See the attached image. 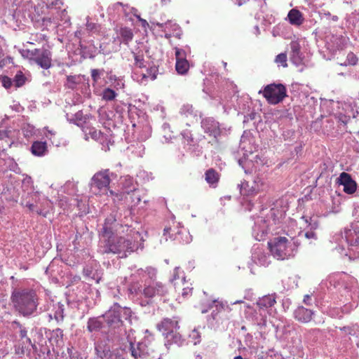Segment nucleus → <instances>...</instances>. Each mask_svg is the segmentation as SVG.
I'll use <instances>...</instances> for the list:
<instances>
[{
	"label": "nucleus",
	"instance_id": "obj_1",
	"mask_svg": "<svg viewBox=\"0 0 359 359\" xmlns=\"http://www.w3.org/2000/svg\"><path fill=\"white\" fill-rule=\"evenodd\" d=\"M156 269L148 266L145 269H139L132 275L133 282L128 287L129 297L144 296L150 299L156 296H163L167 293V289L161 282L154 281Z\"/></svg>",
	"mask_w": 359,
	"mask_h": 359
},
{
	"label": "nucleus",
	"instance_id": "obj_2",
	"mask_svg": "<svg viewBox=\"0 0 359 359\" xmlns=\"http://www.w3.org/2000/svg\"><path fill=\"white\" fill-rule=\"evenodd\" d=\"M140 237V233L134 231L127 237H116L113 234L110 237L102 238L104 244L100 245V252L102 254H123L121 257H126L128 252L131 253L138 248L137 240Z\"/></svg>",
	"mask_w": 359,
	"mask_h": 359
},
{
	"label": "nucleus",
	"instance_id": "obj_3",
	"mask_svg": "<svg viewBox=\"0 0 359 359\" xmlns=\"http://www.w3.org/2000/svg\"><path fill=\"white\" fill-rule=\"evenodd\" d=\"M11 300L13 307L20 314H32L39 304L36 291L29 288L13 290Z\"/></svg>",
	"mask_w": 359,
	"mask_h": 359
},
{
	"label": "nucleus",
	"instance_id": "obj_4",
	"mask_svg": "<svg viewBox=\"0 0 359 359\" xmlns=\"http://www.w3.org/2000/svg\"><path fill=\"white\" fill-rule=\"evenodd\" d=\"M335 242L342 250L347 248L350 258L359 256V224H351L350 227L344 229L343 233L335 236Z\"/></svg>",
	"mask_w": 359,
	"mask_h": 359
},
{
	"label": "nucleus",
	"instance_id": "obj_5",
	"mask_svg": "<svg viewBox=\"0 0 359 359\" xmlns=\"http://www.w3.org/2000/svg\"><path fill=\"white\" fill-rule=\"evenodd\" d=\"M178 327L177 320L168 318L163 319L161 323L157 325L158 330L165 337L166 346L172 344H181V335L177 332Z\"/></svg>",
	"mask_w": 359,
	"mask_h": 359
},
{
	"label": "nucleus",
	"instance_id": "obj_6",
	"mask_svg": "<svg viewBox=\"0 0 359 359\" xmlns=\"http://www.w3.org/2000/svg\"><path fill=\"white\" fill-rule=\"evenodd\" d=\"M262 94L268 103L277 104L287 96L286 87L282 83H271L264 87L259 91Z\"/></svg>",
	"mask_w": 359,
	"mask_h": 359
},
{
	"label": "nucleus",
	"instance_id": "obj_7",
	"mask_svg": "<svg viewBox=\"0 0 359 359\" xmlns=\"http://www.w3.org/2000/svg\"><path fill=\"white\" fill-rule=\"evenodd\" d=\"M270 252L277 259L283 260L292 256V245L285 237H276L268 243Z\"/></svg>",
	"mask_w": 359,
	"mask_h": 359
},
{
	"label": "nucleus",
	"instance_id": "obj_8",
	"mask_svg": "<svg viewBox=\"0 0 359 359\" xmlns=\"http://www.w3.org/2000/svg\"><path fill=\"white\" fill-rule=\"evenodd\" d=\"M95 351L100 359H126L127 357L125 350L111 347L108 339L97 341L95 344Z\"/></svg>",
	"mask_w": 359,
	"mask_h": 359
},
{
	"label": "nucleus",
	"instance_id": "obj_9",
	"mask_svg": "<svg viewBox=\"0 0 359 359\" xmlns=\"http://www.w3.org/2000/svg\"><path fill=\"white\" fill-rule=\"evenodd\" d=\"M50 201L39 192L32 194L30 198L25 202V207L31 212H35L39 215L46 217L50 208Z\"/></svg>",
	"mask_w": 359,
	"mask_h": 359
},
{
	"label": "nucleus",
	"instance_id": "obj_10",
	"mask_svg": "<svg viewBox=\"0 0 359 359\" xmlns=\"http://www.w3.org/2000/svg\"><path fill=\"white\" fill-rule=\"evenodd\" d=\"M115 176L109 169L96 172L90 183V189L95 194L102 191H107L111 182V177Z\"/></svg>",
	"mask_w": 359,
	"mask_h": 359
},
{
	"label": "nucleus",
	"instance_id": "obj_11",
	"mask_svg": "<svg viewBox=\"0 0 359 359\" xmlns=\"http://www.w3.org/2000/svg\"><path fill=\"white\" fill-rule=\"evenodd\" d=\"M39 345L40 346L39 350L38 349L37 345L32 343L30 339L20 340L18 343L15 345V353L19 358H22L25 354L27 355H30L32 348L36 353L38 351L43 354L46 352H47V353H49V349L46 347L42 342H39Z\"/></svg>",
	"mask_w": 359,
	"mask_h": 359
},
{
	"label": "nucleus",
	"instance_id": "obj_12",
	"mask_svg": "<svg viewBox=\"0 0 359 359\" xmlns=\"http://www.w3.org/2000/svg\"><path fill=\"white\" fill-rule=\"evenodd\" d=\"M32 62L36 63L41 68L48 69L52 66L51 52L46 48H35Z\"/></svg>",
	"mask_w": 359,
	"mask_h": 359
},
{
	"label": "nucleus",
	"instance_id": "obj_13",
	"mask_svg": "<svg viewBox=\"0 0 359 359\" xmlns=\"http://www.w3.org/2000/svg\"><path fill=\"white\" fill-rule=\"evenodd\" d=\"M201 127L205 133L217 138L220 135L219 124L212 118H205L201 121Z\"/></svg>",
	"mask_w": 359,
	"mask_h": 359
},
{
	"label": "nucleus",
	"instance_id": "obj_14",
	"mask_svg": "<svg viewBox=\"0 0 359 359\" xmlns=\"http://www.w3.org/2000/svg\"><path fill=\"white\" fill-rule=\"evenodd\" d=\"M337 180L340 185L344 187L343 190L345 193L352 194L355 191L357 184L348 173L341 172Z\"/></svg>",
	"mask_w": 359,
	"mask_h": 359
},
{
	"label": "nucleus",
	"instance_id": "obj_15",
	"mask_svg": "<svg viewBox=\"0 0 359 359\" xmlns=\"http://www.w3.org/2000/svg\"><path fill=\"white\" fill-rule=\"evenodd\" d=\"M290 59L296 66H299L303 63L304 55L301 52V46L298 41H292L290 43Z\"/></svg>",
	"mask_w": 359,
	"mask_h": 359
},
{
	"label": "nucleus",
	"instance_id": "obj_16",
	"mask_svg": "<svg viewBox=\"0 0 359 359\" xmlns=\"http://www.w3.org/2000/svg\"><path fill=\"white\" fill-rule=\"evenodd\" d=\"M230 309L229 308V306L223 302L218 300H212L210 304H208V306L207 309H203L201 310V312L203 313L210 312L211 314H215L218 313H225V312H229Z\"/></svg>",
	"mask_w": 359,
	"mask_h": 359
},
{
	"label": "nucleus",
	"instance_id": "obj_17",
	"mask_svg": "<svg viewBox=\"0 0 359 359\" xmlns=\"http://www.w3.org/2000/svg\"><path fill=\"white\" fill-rule=\"evenodd\" d=\"M252 259L255 264L264 266H268L270 263L269 255L258 247L254 248Z\"/></svg>",
	"mask_w": 359,
	"mask_h": 359
},
{
	"label": "nucleus",
	"instance_id": "obj_18",
	"mask_svg": "<svg viewBox=\"0 0 359 359\" xmlns=\"http://www.w3.org/2000/svg\"><path fill=\"white\" fill-rule=\"evenodd\" d=\"M274 304H276V300L271 295L264 296L257 302V305L260 309L259 311H267L269 314H271L273 312L271 308Z\"/></svg>",
	"mask_w": 359,
	"mask_h": 359
},
{
	"label": "nucleus",
	"instance_id": "obj_19",
	"mask_svg": "<svg viewBox=\"0 0 359 359\" xmlns=\"http://www.w3.org/2000/svg\"><path fill=\"white\" fill-rule=\"evenodd\" d=\"M180 114L186 118H189L190 122L193 123L194 121H198V116L201 117V114L197 110H195L192 105L184 104L180 109Z\"/></svg>",
	"mask_w": 359,
	"mask_h": 359
},
{
	"label": "nucleus",
	"instance_id": "obj_20",
	"mask_svg": "<svg viewBox=\"0 0 359 359\" xmlns=\"http://www.w3.org/2000/svg\"><path fill=\"white\" fill-rule=\"evenodd\" d=\"M287 19L294 26H300L304 21L303 14L296 8H292L289 11Z\"/></svg>",
	"mask_w": 359,
	"mask_h": 359
},
{
	"label": "nucleus",
	"instance_id": "obj_21",
	"mask_svg": "<svg viewBox=\"0 0 359 359\" xmlns=\"http://www.w3.org/2000/svg\"><path fill=\"white\" fill-rule=\"evenodd\" d=\"M116 222L115 218L111 215L105 219V222L101 231V237H110L114 234L112 224Z\"/></svg>",
	"mask_w": 359,
	"mask_h": 359
},
{
	"label": "nucleus",
	"instance_id": "obj_22",
	"mask_svg": "<svg viewBox=\"0 0 359 359\" xmlns=\"http://www.w3.org/2000/svg\"><path fill=\"white\" fill-rule=\"evenodd\" d=\"M31 151L34 156H42L47 152V145L45 142H34L31 147Z\"/></svg>",
	"mask_w": 359,
	"mask_h": 359
},
{
	"label": "nucleus",
	"instance_id": "obj_23",
	"mask_svg": "<svg viewBox=\"0 0 359 359\" xmlns=\"http://www.w3.org/2000/svg\"><path fill=\"white\" fill-rule=\"evenodd\" d=\"M219 175L214 169L210 168L205 173V180L212 187H216L219 182Z\"/></svg>",
	"mask_w": 359,
	"mask_h": 359
},
{
	"label": "nucleus",
	"instance_id": "obj_24",
	"mask_svg": "<svg viewBox=\"0 0 359 359\" xmlns=\"http://www.w3.org/2000/svg\"><path fill=\"white\" fill-rule=\"evenodd\" d=\"M66 116L69 122L74 123L79 127H82L83 124L86 121V117L83 116L81 111H79L76 114H72L71 116L67 114Z\"/></svg>",
	"mask_w": 359,
	"mask_h": 359
},
{
	"label": "nucleus",
	"instance_id": "obj_25",
	"mask_svg": "<svg viewBox=\"0 0 359 359\" xmlns=\"http://www.w3.org/2000/svg\"><path fill=\"white\" fill-rule=\"evenodd\" d=\"M158 67L155 65L149 67L147 69V74H142L140 75L141 79L139 80L140 83H143L144 80L147 78H150L151 80H155L156 79L157 73H158Z\"/></svg>",
	"mask_w": 359,
	"mask_h": 359
},
{
	"label": "nucleus",
	"instance_id": "obj_26",
	"mask_svg": "<svg viewBox=\"0 0 359 359\" xmlns=\"http://www.w3.org/2000/svg\"><path fill=\"white\" fill-rule=\"evenodd\" d=\"M121 38V42L125 44H128L130 41H131L133 39V31L128 27H123L120 29L119 33Z\"/></svg>",
	"mask_w": 359,
	"mask_h": 359
},
{
	"label": "nucleus",
	"instance_id": "obj_27",
	"mask_svg": "<svg viewBox=\"0 0 359 359\" xmlns=\"http://www.w3.org/2000/svg\"><path fill=\"white\" fill-rule=\"evenodd\" d=\"M251 140L252 137L250 135L245 132L244 134L241 136L240 142V147L245 152H248L250 154H252L253 151L251 147H248L247 143L249 142V144H250Z\"/></svg>",
	"mask_w": 359,
	"mask_h": 359
},
{
	"label": "nucleus",
	"instance_id": "obj_28",
	"mask_svg": "<svg viewBox=\"0 0 359 359\" xmlns=\"http://www.w3.org/2000/svg\"><path fill=\"white\" fill-rule=\"evenodd\" d=\"M109 314H130V309L121 307L118 304H114L109 310Z\"/></svg>",
	"mask_w": 359,
	"mask_h": 359
},
{
	"label": "nucleus",
	"instance_id": "obj_29",
	"mask_svg": "<svg viewBox=\"0 0 359 359\" xmlns=\"http://www.w3.org/2000/svg\"><path fill=\"white\" fill-rule=\"evenodd\" d=\"M189 67L187 60L176 61L175 69L178 74H184Z\"/></svg>",
	"mask_w": 359,
	"mask_h": 359
},
{
	"label": "nucleus",
	"instance_id": "obj_30",
	"mask_svg": "<svg viewBox=\"0 0 359 359\" xmlns=\"http://www.w3.org/2000/svg\"><path fill=\"white\" fill-rule=\"evenodd\" d=\"M123 186L125 189V191L128 194L136 189V185L135 184H134L133 178H131L129 176L125 177L124 182H123Z\"/></svg>",
	"mask_w": 359,
	"mask_h": 359
},
{
	"label": "nucleus",
	"instance_id": "obj_31",
	"mask_svg": "<svg viewBox=\"0 0 359 359\" xmlns=\"http://www.w3.org/2000/svg\"><path fill=\"white\" fill-rule=\"evenodd\" d=\"M81 83V78L79 76H68L67 77L66 86L68 88L74 89L76 86Z\"/></svg>",
	"mask_w": 359,
	"mask_h": 359
},
{
	"label": "nucleus",
	"instance_id": "obj_32",
	"mask_svg": "<svg viewBox=\"0 0 359 359\" xmlns=\"http://www.w3.org/2000/svg\"><path fill=\"white\" fill-rule=\"evenodd\" d=\"M133 54L134 60H135L134 66L135 67H138V68H141V69L146 67V65L144 64L145 61H144V55L142 54L135 53L134 52H133Z\"/></svg>",
	"mask_w": 359,
	"mask_h": 359
},
{
	"label": "nucleus",
	"instance_id": "obj_33",
	"mask_svg": "<svg viewBox=\"0 0 359 359\" xmlns=\"http://www.w3.org/2000/svg\"><path fill=\"white\" fill-rule=\"evenodd\" d=\"M99 318L100 317L91 318L89 319L88 323V329L89 331L93 332L101 327L102 323Z\"/></svg>",
	"mask_w": 359,
	"mask_h": 359
},
{
	"label": "nucleus",
	"instance_id": "obj_34",
	"mask_svg": "<svg viewBox=\"0 0 359 359\" xmlns=\"http://www.w3.org/2000/svg\"><path fill=\"white\" fill-rule=\"evenodd\" d=\"M117 93L112 89L107 88L102 92V99L106 101H111L116 98Z\"/></svg>",
	"mask_w": 359,
	"mask_h": 359
},
{
	"label": "nucleus",
	"instance_id": "obj_35",
	"mask_svg": "<svg viewBox=\"0 0 359 359\" xmlns=\"http://www.w3.org/2000/svg\"><path fill=\"white\" fill-rule=\"evenodd\" d=\"M88 132L86 130L85 131L86 135H89L92 139L95 140H101L103 134L101 133L100 130H98L94 128H88Z\"/></svg>",
	"mask_w": 359,
	"mask_h": 359
},
{
	"label": "nucleus",
	"instance_id": "obj_36",
	"mask_svg": "<svg viewBox=\"0 0 359 359\" xmlns=\"http://www.w3.org/2000/svg\"><path fill=\"white\" fill-rule=\"evenodd\" d=\"M253 232L255 233L257 232V235L255 236V238L257 240H262L263 238V236L267 233V229L265 225L262 226L261 228L257 227V223H255V226L253 228Z\"/></svg>",
	"mask_w": 359,
	"mask_h": 359
},
{
	"label": "nucleus",
	"instance_id": "obj_37",
	"mask_svg": "<svg viewBox=\"0 0 359 359\" xmlns=\"http://www.w3.org/2000/svg\"><path fill=\"white\" fill-rule=\"evenodd\" d=\"M189 339L191 343H193L194 345H196L200 343L201 341V334L199 332L194 329L191 331V332L189 334Z\"/></svg>",
	"mask_w": 359,
	"mask_h": 359
},
{
	"label": "nucleus",
	"instance_id": "obj_38",
	"mask_svg": "<svg viewBox=\"0 0 359 359\" xmlns=\"http://www.w3.org/2000/svg\"><path fill=\"white\" fill-rule=\"evenodd\" d=\"M302 219L305 222L306 224H308L306 229L314 231V230L318 228V224L316 219L310 218L309 221V219L305 217H302Z\"/></svg>",
	"mask_w": 359,
	"mask_h": 359
},
{
	"label": "nucleus",
	"instance_id": "obj_39",
	"mask_svg": "<svg viewBox=\"0 0 359 359\" xmlns=\"http://www.w3.org/2000/svg\"><path fill=\"white\" fill-rule=\"evenodd\" d=\"M275 62L277 64L280 65L283 67H287L286 53H282L278 54L276 57Z\"/></svg>",
	"mask_w": 359,
	"mask_h": 359
},
{
	"label": "nucleus",
	"instance_id": "obj_40",
	"mask_svg": "<svg viewBox=\"0 0 359 359\" xmlns=\"http://www.w3.org/2000/svg\"><path fill=\"white\" fill-rule=\"evenodd\" d=\"M89 50L87 51V47L81 46V49L84 54H86L89 57H94L97 53V48L94 46H89Z\"/></svg>",
	"mask_w": 359,
	"mask_h": 359
},
{
	"label": "nucleus",
	"instance_id": "obj_41",
	"mask_svg": "<svg viewBox=\"0 0 359 359\" xmlns=\"http://www.w3.org/2000/svg\"><path fill=\"white\" fill-rule=\"evenodd\" d=\"M103 69H93L91 70V77L95 83H97L100 79L101 75L103 74Z\"/></svg>",
	"mask_w": 359,
	"mask_h": 359
},
{
	"label": "nucleus",
	"instance_id": "obj_42",
	"mask_svg": "<svg viewBox=\"0 0 359 359\" xmlns=\"http://www.w3.org/2000/svg\"><path fill=\"white\" fill-rule=\"evenodd\" d=\"M358 57L353 53H349L346 57V65H355L358 62Z\"/></svg>",
	"mask_w": 359,
	"mask_h": 359
},
{
	"label": "nucleus",
	"instance_id": "obj_43",
	"mask_svg": "<svg viewBox=\"0 0 359 359\" xmlns=\"http://www.w3.org/2000/svg\"><path fill=\"white\" fill-rule=\"evenodd\" d=\"M21 55L23 57L29 60L31 62L33 61V58L34 56V50H22L21 51Z\"/></svg>",
	"mask_w": 359,
	"mask_h": 359
},
{
	"label": "nucleus",
	"instance_id": "obj_44",
	"mask_svg": "<svg viewBox=\"0 0 359 359\" xmlns=\"http://www.w3.org/2000/svg\"><path fill=\"white\" fill-rule=\"evenodd\" d=\"M175 57L176 61L187 60L185 50L178 48H175Z\"/></svg>",
	"mask_w": 359,
	"mask_h": 359
},
{
	"label": "nucleus",
	"instance_id": "obj_45",
	"mask_svg": "<svg viewBox=\"0 0 359 359\" xmlns=\"http://www.w3.org/2000/svg\"><path fill=\"white\" fill-rule=\"evenodd\" d=\"M87 22H86V29L87 30L93 32H97L99 30V25H97L95 23L90 22L88 20V18H87Z\"/></svg>",
	"mask_w": 359,
	"mask_h": 359
},
{
	"label": "nucleus",
	"instance_id": "obj_46",
	"mask_svg": "<svg viewBox=\"0 0 359 359\" xmlns=\"http://www.w3.org/2000/svg\"><path fill=\"white\" fill-rule=\"evenodd\" d=\"M15 81L16 83L17 86H21L25 83V77L24 76L20 74H17L15 76Z\"/></svg>",
	"mask_w": 359,
	"mask_h": 359
},
{
	"label": "nucleus",
	"instance_id": "obj_47",
	"mask_svg": "<svg viewBox=\"0 0 359 359\" xmlns=\"http://www.w3.org/2000/svg\"><path fill=\"white\" fill-rule=\"evenodd\" d=\"M295 318L302 323H308L311 320V316H295Z\"/></svg>",
	"mask_w": 359,
	"mask_h": 359
},
{
	"label": "nucleus",
	"instance_id": "obj_48",
	"mask_svg": "<svg viewBox=\"0 0 359 359\" xmlns=\"http://www.w3.org/2000/svg\"><path fill=\"white\" fill-rule=\"evenodd\" d=\"M306 232L304 233V236L308 239H316V234L313 231H311L308 229H305Z\"/></svg>",
	"mask_w": 359,
	"mask_h": 359
},
{
	"label": "nucleus",
	"instance_id": "obj_49",
	"mask_svg": "<svg viewBox=\"0 0 359 359\" xmlns=\"http://www.w3.org/2000/svg\"><path fill=\"white\" fill-rule=\"evenodd\" d=\"M192 287H186L182 289V296L184 298L188 297L191 294L192 292Z\"/></svg>",
	"mask_w": 359,
	"mask_h": 359
},
{
	"label": "nucleus",
	"instance_id": "obj_50",
	"mask_svg": "<svg viewBox=\"0 0 359 359\" xmlns=\"http://www.w3.org/2000/svg\"><path fill=\"white\" fill-rule=\"evenodd\" d=\"M119 7H121L122 8V11L126 13V8L128 7V5H123L122 3L121 2H117L116 4H114L111 8H113V9H118Z\"/></svg>",
	"mask_w": 359,
	"mask_h": 359
},
{
	"label": "nucleus",
	"instance_id": "obj_51",
	"mask_svg": "<svg viewBox=\"0 0 359 359\" xmlns=\"http://www.w3.org/2000/svg\"><path fill=\"white\" fill-rule=\"evenodd\" d=\"M2 83L6 88H9L12 86V81L8 76H4L2 79Z\"/></svg>",
	"mask_w": 359,
	"mask_h": 359
},
{
	"label": "nucleus",
	"instance_id": "obj_52",
	"mask_svg": "<svg viewBox=\"0 0 359 359\" xmlns=\"http://www.w3.org/2000/svg\"><path fill=\"white\" fill-rule=\"evenodd\" d=\"M251 161H254L257 165H263L265 163L264 159L259 155H256Z\"/></svg>",
	"mask_w": 359,
	"mask_h": 359
},
{
	"label": "nucleus",
	"instance_id": "obj_53",
	"mask_svg": "<svg viewBox=\"0 0 359 359\" xmlns=\"http://www.w3.org/2000/svg\"><path fill=\"white\" fill-rule=\"evenodd\" d=\"M338 118H339V121L341 122L344 125H346L348 123V121L350 120L351 116H346V115L340 114L338 116Z\"/></svg>",
	"mask_w": 359,
	"mask_h": 359
},
{
	"label": "nucleus",
	"instance_id": "obj_54",
	"mask_svg": "<svg viewBox=\"0 0 359 359\" xmlns=\"http://www.w3.org/2000/svg\"><path fill=\"white\" fill-rule=\"evenodd\" d=\"M27 331L25 328L20 327V340L25 339H29L27 337Z\"/></svg>",
	"mask_w": 359,
	"mask_h": 359
},
{
	"label": "nucleus",
	"instance_id": "obj_55",
	"mask_svg": "<svg viewBox=\"0 0 359 359\" xmlns=\"http://www.w3.org/2000/svg\"><path fill=\"white\" fill-rule=\"evenodd\" d=\"M68 353L69 354L70 359H82V358L77 354L76 353H73L72 350L68 349Z\"/></svg>",
	"mask_w": 359,
	"mask_h": 359
},
{
	"label": "nucleus",
	"instance_id": "obj_56",
	"mask_svg": "<svg viewBox=\"0 0 359 359\" xmlns=\"http://www.w3.org/2000/svg\"><path fill=\"white\" fill-rule=\"evenodd\" d=\"M179 272H180V267H175L174 269V271H173V276H172V278L171 279V281L177 280L180 278Z\"/></svg>",
	"mask_w": 359,
	"mask_h": 359
},
{
	"label": "nucleus",
	"instance_id": "obj_57",
	"mask_svg": "<svg viewBox=\"0 0 359 359\" xmlns=\"http://www.w3.org/2000/svg\"><path fill=\"white\" fill-rule=\"evenodd\" d=\"M353 18L355 20V27H358L359 28V12L356 13L355 11V13H353Z\"/></svg>",
	"mask_w": 359,
	"mask_h": 359
},
{
	"label": "nucleus",
	"instance_id": "obj_58",
	"mask_svg": "<svg viewBox=\"0 0 359 359\" xmlns=\"http://www.w3.org/2000/svg\"><path fill=\"white\" fill-rule=\"evenodd\" d=\"M311 300V297L310 295L306 294L304 296V302L305 304H306V305L309 304Z\"/></svg>",
	"mask_w": 359,
	"mask_h": 359
},
{
	"label": "nucleus",
	"instance_id": "obj_59",
	"mask_svg": "<svg viewBox=\"0 0 359 359\" xmlns=\"http://www.w3.org/2000/svg\"><path fill=\"white\" fill-rule=\"evenodd\" d=\"M8 137V133L6 131H0V140H3L4 138Z\"/></svg>",
	"mask_w": 359,
	"mask_h": 359
},
{
	"label": "nucleus",
	"instance_id": "obj_60",
	"mask_svg": "<svg viewBox=\"0 0 359 359\" xmlns=\"http://www.w3.org/2000/svg\"><path fill=\"white\" fill-rule=\"evenodd\" d=\"M137 18L139 19V20L141 22L142 25L143 27H146L147 25H148V23H147V22L145 20L142 19L140 16H137Z\"/></svg>",
	"mask_w": 359,
	"mask_h": 359
},
{
	"label": "nucleus",
	"instance_id": "obj_61",
	"mask_svg": "<svg viewBox=\"0 0 359 359\" xmlns=\"http://www.w3.org/2000/svg\"><path fill=\"white\" fill-rule=\"evenodd\" d=\"M245 185V183H242V184H241V193L242 194H247V193L244 191V189H243V187H244Z\"/></svg>",
	"mask_w": 359,
	"mask_h": 359
},
{
	"label": "nucleus",
	"instance_id": "obj_62",
	"mask_svg": "<svg viewBox=\"0 0 359 359\" xmlns=\"http://www.w3.org/2000/svg\"><path fill=\"white\" fill-rule=\"evenodd\" d=\"M330 18L334 22H337L339 20V18L337 15H332Z\"/></svg>",
	"mask_w": 359,
	"mask_h": 359
},
{
	"label": "nucleus",
	"instance_id": "obj_63",
	"mask_svg": "<svg viewBox=\"0 0 359 359\" xmlns=\"http://www.w3.org/2000/svg\"><path fill=\"white\" fill-rule=\"evenodd\" d=\"M170 229H170V227H165V228L164 229V230H163V231H164V236H165L166 233H169V231H170Z\"/></svg>",
	"mask_w": 359,
	"mask_h": 359
},
{
	"label": "nucleus",
	"instance_id": "obj_64",
	"mask_svg": "<svg viewBox=\"0 0 359 359\" xmlns=\"http://www.w3.org/2000/svg\"><path fill=\"white\" fill-rule=\"evenodd\" d=\"M324 14H325V15L327 18H331V16H332V15H331V13H330V12L325 13Z\"/></svg>",
	"mask_w": 359,
	"mask_h": 359
}]
</instances>
